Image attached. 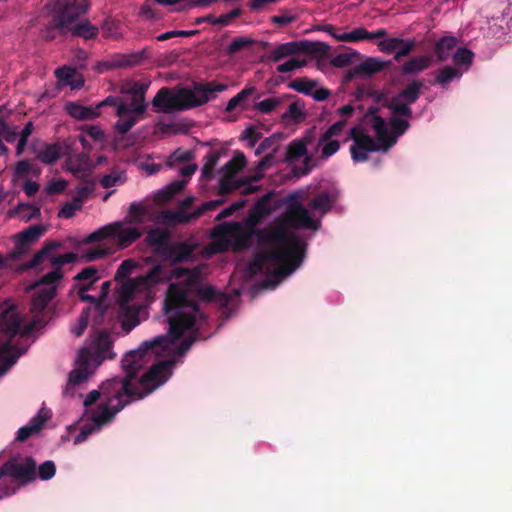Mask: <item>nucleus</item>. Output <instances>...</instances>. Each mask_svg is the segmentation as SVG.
<instances>
[{
    "label": "nucleus",
    "mask_w": 512,
    "mask_h": 512,
    "mask_svg": "<svg viewBox=\"0 0 512 512\" xmlns=\"http://www.w3.org/2000/svg\"><path fill=\"white\" fill-rule=\"evenodd\" d=\"M460 72L452 66H445L442 68L435 77V84L445 87L450 84L455 78L460 77Z\"/></svg>",
    "instance_id": "obj_49"
},
{
    "label": "nucleus",
    "mask_w": 512,
    "mask_h": 512,
    "mask_svg": "<svg viewBox=\"0 0 512 512\" xmlns=\"http://www.w3.org/2000/svg\"><path fill=\"white\" fill-rule=\"evenodd\" d=\"M253 40L247 37H236L226 48V54L231 56L253 44Z\"/></svg>",
    "instance_id": "obj_58"
},
{
    "label": "nucleus",
    "mask_w": 512,
    "mask_h": 512,
    "mask_svg": "<svg viewBox=\"0 0 512 512\" xmlns=\"http://www.w3.org/2000/svg\"><path fill=\"white\" fill-rule=\"evenodd\" d=\"M35 153L37 159H39L42 163L51 165L55 163L58 159H60L62 155V147L59 143H44L42 149H35Z\"/></svg>",
    "instance_id": "obj_32"
},
{
    "label": "nucleus",
    "mask_w": 512,
    "mask_h": 512,
    "mask_svg": "<svg viewBox=\"0 0 512 512\" xmlns=\"http://www.w3.org/2000/svg\"><path fill=\"white\" fill-rule=\"evenodd\" d=\"M164 269L162 265H154L145 275L136 278L134 282L126 283L121 288L120 301L128 303L134 297L136 290L140 288H151L162 282Z\"/></svg>",
    "instance_id": "obj_12"
},
{
    "label": "nucleus",
    "mask_w": 512,
    "mask_h": 512,
    "mask_svg": "<svg viewBox=\"0 0 512 512\" xmlns=\"http://www.w3.org/2000/svg\"><path fill=\"white\" fill-rule=\"evenodd\" d=\"M350 138L353 140L355 148H360L362 150L376 152L380 150L378 144L374 141V139L363 133V131L359 127H353L350 130Z\"/></svg>",
    "instance_id": "obj_28"
},
{
    "label": "nucleus",
    "mask_w": 512,
    "mask_h": 512,
    "mask_svg": "<svg viewBox=\"0 0 512 512\" xmlns=\"http://www.w3.org/2000/svg\"><path fill=\"white\" fill-rule=\"evenodd\" d=\"M169 278L183 279L169 285L164 300L167 322L174 337H179L186 330L192 329L196 317H202L194 296L207 302L217 301L221 305L229 303L228 295L219 293L210 285L203 284L200 267L192 269L177 267L171 271Z\"/></svg>",
    "instance_id": "obj_2"
},
{
    "label": "nucleus",
    "mask_w": 512,
    "mask_h": 512,
    "mask_svg": "<svg viewBox=\"0 0 512 512\" xmlns=\"http://www.w3.org/2000/svg\"><path fill=\"white\" fill-rule=\"evenodd\" d=\"M372 127L376 133L380 150L388 151L396 144L397 139L393 136L392 132H389L387 123L383 117L375 116L372 120Z\"/></svg>",
    "instance_id": "obj_21"
},
{
    "label": "nucleus",
    "mask_w": 512,
    "mask_h": 512,
    "mask_svg": "<svg viewBox=\"0 0 512 512\" xmlns=\"http://www.w3.org/2000/svg\"><path fill=\"white\" fill-rule=\"evenodd\" d=\"M299 53V41H291L279 44L271 50L267 56L272 62H279L282 59Z\"/></svg>",
    "instance_id": "obj_31"
},
{
    "label": "nucleus",
    "mask_w": 512,
    "mask_h": 512,
    "mask_svg": "<svg viewBox=\"0 0 512 512\" xmlns=\"http://www.w3.org/2000/svg\"><path fill=\"white\" fill-rule=\"evenodd\" d=\"M473 56L474 54L471 50L461 47L454 53L453 60L457 65H466L472 62Z\"/></svg>",
    "instance_id": "obj_64"
},
{
    "label": "nucleus",
    "mask_w": 512,
    "mask_h": 512,
    "mask_svg": "<svg viewBox=\"0 0 512 512\" xmlns=\"http://www.w3.org/2000/svg\"><path fill=\"white\" fill-rule=\"evenodd\" d=\"M45 232L46 228L44 225L36 224L29 226L27 229L19 233L17 238L30 246V244L37 241Z\"/></svg>",
    "instance_id": "obj_46"
},
{
    "label": "nucleus",
    "mask_w": 512,
    "mask_h": 512,
    "mask_svg": "<svg viewBox=\"0 0 512 512\" xmlns=\"http://www.w3.org/2000/svg\"><path fill=\"white\" fill-rule=\"evenodd\" d=\"M56 286L39 288L31 298L30 311L34 314L42 313L49 302L56 296Z\"/></svg>",
    "instance_id": "obj_23"
},
{
    "label": "nucleus",
    "mask_w": 512,
    "mask_h": 512,
    "mask_svg": "<svg viewBox=\"0 0 512 512\" xmlns=\"http://www.w3.org/2000/svg\"><path fill=\"white\" fill-rule=\"evenodd\" d=\"M416 48V41L415 39H403L402 43L399 44L395 54H394V61L400 62L402 58L410 55Z\"/></svg>",
    "instance_id": "obj_53"
},
{
    "label": "nucleus",
    "mask_w": 512,
    "mask_h": 512,
    "mask_svg": "<svg viewBox=\"0 0 512 512\" xmlns=\"http://www.w3.org/2000/svg\"><path fill=\"white\" fill-rule=\"evenodd\" d=\"M78 297L83 302H89L92 306L91 312L94 313L95 322L100 323L101 319L104 317L106 312V306L103 304L101 300L96 299L94 296L89 295L87 292H79L77 291Z\"/></svg>",
    "instance_id": "obj_42"
},
{
    "label": "nucleus",
    "mask_w": 512,
    "mask_h": 512,
    "mask_svg": "<svg viewBox=\"0 0 512 512\" xmlns=\"http://www.w3.org/2000/svg\"><path fill=\"white\" fill-rule=\"evenodd\" d=\"M339 197L337 189L323 190L317 193L308 203L310 209L318 211L321 215L327 214L335 205Z\"/></svg>",
    "instance_id": "obj_18"
},
{
    "label": "nucleus",
    "mask_w": 512,
    "mask_h": 512,
    "mask_svg": "<svg viewBox=\"0 0 512 512\" xmlns=\"http://www.w3.org/2000/svg\"><path fill=\"white\" fill-rule=\"evenodd\" d=\"M456 46V38L453 36H444L435 44V54L439 62H444L450 56L451 50Z\"/></svg>",
    "instance_id": "obj_35"
},
{
    "label": "nucleus",
    "mask_w": 512,
    "mask_h": 512,
    "mask_svg": "<svg viewBox=\"0 0 512 512\" xmlns=\"http://www.w3.org/2000/svg\"><path fill=\"white\" fill-rule=\"evenodd\" d=\"M246 163L245 155L240 151H236L233 157L221 168V172L234 177L245 167Z\"/></svg>",
    "instance_id": "obj_40"
},
{
    "label": "nucleus",
    "mask_w": 512,
    "mask_h": 512,
    "mask_svg": "<svg viewBox=\"0 0 512 512\" xmlns=\"http://www.w3.org/2000/svg\"><path fill=\"white\" fill-rule=\"evenodd\" d=\"M95 189V182L93 180H85L82 185L77 188L76 195L74 196L75 202L81 205L87 200Z\"/></svg>",
    "instance_id": "obj_54"
},
{
    "label": "nucleus",
    "mask_w": 512,
    "mask_h": 512,
    "mask_svg": "<svg viewBox=\"0 0 512 512\" xmlns=\"http://www.w3.org/2000/svg\"><path fill=\"white\" fill-rule=\"evenodd\" d=\"M146 214L147 209L144 205L132 202L129 206L128 215L124 219L125 223L129 225H140L144 222Z\"/></svg>",
    "instance_id": "obj_43"
},
{
    "label": "nucleus",
    "mask_w": 512,
    "mask_h": 512,
    "mask_svg": "<svg viewBox=\"0 0 512 512\" xmlns=\"http://www.w3.org/2000/svg\"><path fill=\"white\" fill-rule=\"evenodd\" d=\"M431 64V55L414 56L400 67V72L403 75H415L428 69Z\"/></svg>",
    "instance_id": "obj_24"
},
{
    "label": "nucleus",
    "mask_w": 512,
    "mask_h": 512,
    "mask_svg": "<svg viewBox=\"0 0 512 512\" xmlns=\"http://www.w3.org/2000/svg\"><path fill=\"white\" fill-rule=\"evenodd\" d=\"M113 341L106 330H93L88 343L81 348L79 355L88 360L94 367H99L105 360L114 359L116 354L112 350Z\"/></svg>",
    "instance_id": "obj_9"
},
{
    "label": "nucleus",
    "mask_w": 512,
    "mask_h": 512,
    "mask_svg": "<svg viewBox=\"0 0 512 512\" xmlns=\"http://www.w3.org/2000/svg\"><path fill=\"white\" fill-rule=\"evenodd\" d=\"M51 417L48 409L41 408L38 413L31 418L29 423L21 427L17 432L16 440L20 442L26 441L30 436L39 432L45 422Z\"/></svg>",
    "instance_id": "obj_20"
},
{
    "label": "nucleus",
    "mask_w": 512,
    "mask_h": 512,
    "mask_svg": "<svg viewBox=\"0 0 512 512\" xmlns=\"http://www.w3.org/2000/svg\"><path fill=\"white\" fill-rule=\"evenodd\" d=\"M213 236L233 242L235 251L251 247L256 237L260 246L269 248L257 253L249 264L252 273H264L262 286L274 288L285 277L293 273L303 262L305 243L298 235L284 227L258 229L247 221V227L239 223H222L214 228Z\"/></svg>",
    "instance_id": "obj_1"
},
{
    "label": "nucleus",
    "mask_w": 512,
    "mask_h": 512,
    "mask_svg": "<svg viewBox=\"0 0 512 512\" xmlns=\"http://www.w3.org/2000/svg\"><path fill=\"white\" fill-rule=\"evenodd\" d=\"M99 33L98 27L92 25L88 20H83L78 23L76 21L71 24L69 34L73 37H81L85 40L94 39Z\"/></svg>",
    "instance_id": "obj_33"
},
{
    "label": "nucleus",
    "mask_w": 512,
    "mask_h": 512,
    "mask_svg": "<svg viewBox=\"0 0 512 512\" xmlns=\"http://www.w3.org/2000/svg\"><path fill=\"white\" fill-rule=\"evenodd\" d=\"M67 113L77 120H92L100 115L97 108L83 106L76 102H69L66 104Z\"/></svg>",
    "instance_id": "obj_30"
},
{
    "label": "nucleus",
    "mask_w": 512,
    "mask_h": 512,
    "mask_svg": "<svg viewBox=\"0 0 512 512\" xmlns=\"http://www.w3.org/2000/svg\"><path fill=\"white\" fill-rule=\"evenodd\" d=\"M36 461L32 457H26L19 461L11 457L0 467V498L11 496L16 493L18 486L15 484H26L36 478Z\"/></svg>",
    "instance_id": "obj_8"
},
{
    "label": "nucleus",
    "mask_w": 512,
    "mask_h": 512,
    "mask_svg": "<svg viewBox=\"0 0 512 512\" xmlns=\"http://www.w3.org/2000/svg\"><path fill=\"white\" fill-rule=\"evenodd\" d=\"M322 30L330 34L334 39L338 41L358 42L362 40H368V30L363 27L355 28L351 32L341 33V35H336L335 28L330 24H326Z\"/></svg>",
    "instance_id": "obj_27"
},
{
    "label": "nucleus",
    "mask_w": 512,
    "mask_h": 512,
    "mask_svg": "<svg viewBox=\"0 0 512 512\" xmlns=\"http://www.w3.org/2000/svg\"><path fill=\"white\" fill-rule=\"evenodd\" d=\"M75 281H92L97 282L99 280L98 270L93 266L85 267L78 274L74 276Z\"/></svg>",
    "instance_id": "obj_63"
},
{
    "label": "nucleus",
    "mask_w": 512,
    "mask_h": 512,
    "mask_svg": "<svg viewBox=\"0 0 512 512\" xmlns=\"http://www.w3.org/2000/svg\"><path fill=\"white\" fill-rule=\"evenodd\" d=\"M112 250L109 247H105L103 245H99L94 248L86 249L81 254V259L86 262H93L106 256L110 255Z\"/></svg>",
    "instance_id": "obj_48"
},
{
    "label": "nucleus",
    "mask_w": 512,
    "mask_h": 512,
    "mask_svg": "<svg viewBox=\"0 0 512 512\" xmlns=\"http://www.w3.org/2000/svg\"><path fill=\"white\" fill-rule=\"evenodd\" d=\"M346 124L347 121L345 119H341L335 122L321 135L318 145L320 146L323 142L328 141L333 137L339 136L345 128Z\"/></svg>",
    "instance_id": "obj_55"
},
{
    "label": "nucleus",
    "mask_w": 512,
    "mask_h": 512,
    "mask_svg": "<svg viewBox=\"0 0 512 512\" xmlns=\"http://www.w3.org/2000/svg\"><path fill=\"white\" fill-rule=\"evenodd\" d=\"M119 226L118 224H107L96 231L89 234L83 241L84 244H91L96 242H101L105 239H112V234L115 232V228Z\"/></svg>",
    "instance_id": "obj_44"
},
{
    "label": "nucleus",
    "mask_w": 512,
    "mask_h": 512,
    "mask_svg": "<svg viewBox=\"0 0 512 512\" xmlns=\"http://www.w3.org/2000/svg\"><path fill=\"white\" fill-rule=\"evenodd\" d=\"M291 98H294V95L285 94L282 96H273L257 102L254 107L263 114H269L283 104L286 99Z\"/></svg>",
    "instance_id": "obj_36"
},
{
    "label": "nucleus",
    "mask_w": 512,
    "mask_h": 512,
    "mask_svg": "<svg viewBox=\"0 0 512 512\" xmlns=\"http://www.w3.org/2000/svg\"><path fill=\"white\" fill-rule=\"evenodd\" d=\"M195 248L194 244L187 241L170 242L161 258L169 262L171 266H175L190 261Z\"/></svg>",
    "instance_id": "obj_15"
},
{
    "label": "nucleus",
    "mask_w": 512,
    "mask_h": 512,
    "mask_svg": "<svg viewBox=\"0 0 512 512\" xmlns=\"http://www.w3.org/2000/svg\"><path fill=\"white\" fill-rule=\"evenodd\" d=\"M39 169H36L33 164H31L28 160L24 159L19 162H17L14 174L16 177H26L28 174H39Z\"/></svg>",
    "instance_id": "obj_60"
},
{
    "label": "nucleus",
    "mask_w": 512,
    "mask_h": 512,
    "mask_svg": "<svg viewBox=\"0 0 512 512\" xmlns=\"http://www.w3.org/2000/svg\"><path fill=\"white\" fill-rule=\"evenodd\" d=\"M90 313H91L90 307H86L85 309H83L81 314L79 315L76 323L71 326V332L75 336L80 337L86 330V328L88 326Z\"/></svg>",
    "instance_id": "obj_52"
},
{
    "label": "nucleus",
    "mask_w": 512,
    "mask_h": 512,
    "mask_svg": "<svg viewBox=\"0 0 512 512\" xmlns=\"http://www.w3.org/2000/svg\"><path fill=\"white\" fill-rule=\"evenodd\" d=\"M273 193L269 192L260 197L257 202L254 204L253 208L250 210L248 216V222L251 224H258V222L265 216L271 213V207L269 206L270 201L272 200Z\"/></svg>",
    "instance_id": "obj_25"
},
{
    "label": "nucleus",
    "mask_w": 512,
    "mask_h": 512,
    "mask_svg": "<svg viewBox=\"0 0 512 512\" xmlns=\"http://www.w3.org/2000/svg\"><path fill=\"white\" fill-rule=\"evenodd\" d=\"M228 86L216 81L192 82L190 87L178 88L175 93L169 87L158 90L152 100L153 110L157 113L186 111L207 104L216 99L217 93L226 91Z\"/></svg>",
    "instance_id": "obj_4"
},
{
    "label": "nucleus",
    "mask_w": 512,
    "mask_h": 512,
    "mask_svg": "<svg viewBox=\"0 0 512 512\" xmlns=\"http://www.w3.org/2000/svg\"><path fill=\"white\" fill-rule=\"evenodd\" d=\"M402 43V38L398 37H387L377 42L379 51L384 54H391L396 52L399 44Z\"/></svg>",
    "instance_id": "obj_57"
},
{
    "label": "nucleus",
    "mask_w": 512,
    "mask_h": 512,
    "mask_svg": "<svg viewBox=\"0 0 512 512\" xmlns=\"http://www.w3.org/2000/svg\"><path fill=\"white\" fill-rule=\"evenodd\" d=\"M423 86L422 80L414 79L393 95L390 101L384 103V107L392 114L390 126L396 139L409 129L410 123L407 119L413 115L411 105L420 98Z\"/></svg>",
    "instance_id": "obj_6"
},
{
    "label": "nucleus",
    "mask_w": 512,
    "mask_h": 512,
    "mask_svg": "<svg viewBox=\"0 0 512 512\" xmlns=\"http://www.w3.org/2000/svg\"><path fill=\"white\" fill-rule=\"evenodd\" d=\"M304 109V102L297 99L288 106V109L282 114L281 118L283 121L298 123L305 118Z\"/></svg>",
    "instance_id": "obj_39"
},
{
    "label": "nucleus",
    "mask_w": 512,
    "mask_h": 512,
    "mask_svg": "<svg viewBox=\"0 0 512 512\" xmlns=\"http://www.w3.org/2000/svg\"><path fill=\"white\" fill-rule=\"evenodd\" d=\"M317 82L314 80H309L307 78H297L292 80L288 86L289 88L302 93L304 95H310L312 90L316 87Z\"/></svg>",
    "instance_id": "obj_50"
},
{
    "label": "nucleus",
    "mask_w": 512,
    "mask_h": 512,
    "mask_svg": "<svg viewBox=\"0 0 512 512\" xmlns=\"http://www.w3.org/2000/svg\"><path fill=\"white\" fill-rule=\"evenodd\" d=\"M172 345V339L166 336H157L153 340L144 341L137 350L127 352L121 361L126 376L114 377L104 382L101 386L102 394L106 395L107 400L111 398L119 400L123 395L141 399L155 391L172 376L175 359L161 360L154 363L140 377L139 387L134 386L132 382L137 377L139 370L142 369L149 352L155 354L157 346H162L165 350L171 348Z\"/></svg>",
    "instance_id": "obj_3"
},
{
    "label": "nucleus",
    "mask_w": 512,
    "mask_h": 512,
    "mask_svg": "<svg viewBox=\"0 0 512 512\" xmlns=\"http://www.w3.org/2000/svg\"><path fill=\"white\" fill-rule=\"evenodd\" d=\"M329 45L319 41L302 40L299 41V53L309 55L324 56L329 51Z\"/></svg>",
    "instance_id": "obj_41"
},
{
    "label": "nucleus",
    "mask_w": 512,
    "mask_h": 512,
    "mask_svg": "<svg viewBox=\"0 0 512 512\" xmlns=\"http://www.w3.org/2000/svg\"><path fill=\"white\" fill-rule=\"evenodd\" d=\"M314 129L307 131V134L300 140H293L287 147L285 160L289 163L299 160L305 156L303 165L295 168L294 172L297 176H304L311 172L314 167L312 157L307 156V145L312 142Z\"/></svg>",
    "instance_id": "obj_11"
},
{
    "label": "nucleus",
    "mask_w": 512,
    "mask_h": 512,
    "mask_svg": "<svg viewBox=\"0 0 512 512\" xmlns=\"http://www.w3.org/2000/svg\"><path fill=\"white\" fill-rule=\"evenodd\" d=\"M194 211L192 213H187L185 210L178 208L176 211H166L163 214V217L166 221L171 224H188L192 220L198 218V216H193Z\"/></svg>",
    "instance_id": "obj_45"
},
{
    "label": "nucleus",
    "mask_w": 512,
    "mask_h": 512,
    "mask_svg": "<svg viewBox=\"0 0 512 512\" xmlns=\"http://www.w3.org/2000/svg\"><path fill=\"white\" fill-rule=\"evenodd\" d=\"M88 160V155L84 153L72 155L66 159L65 166L74 176L82 177L87 171Z\"/></svg>",
    "instance_id": "obj_34"
},
{
    "label": "nucleus",
    "mask_w": 512,
    "mask_h": 512,
    "mask_svg": "<svg viewBox=\"0 0 512 512\" xmlns=\"http://www.w3.org/2000/svg\"><path fill=\"white\" fill-rule=\"evenodd\" d=\"M220 159V153L216 150H210L204 156V164L201 171V179L210 181L214 176V169Z\"/></svg>",
    "instance_id": "obj_38"
},
{
    "label": "nucleus",
    "mask_w": 512,
    "mask_h": 512,
    "mask_svg": "<svg viewBox=\"0 0 512 512\" xmlns=\"http://www.w3.org/2000/svg\"><path fill=\"white\" fill-rule=\"evenodd\" d=\"M126 181V177L124 172L113 170L110 174L104 175L101 180L100 184L103 188L108 189L110 187H113L118 184H122Z\"/></svg>",
    "instance_id": "obj_51"
},
{
    "label": "nucleus",
    "mask_w": 512,
    "mask_h": 512,
    "mask_svg": "<svg viewBox=\"0 0 512 512\" xmlns=\"http://www.w3.org/2000/svg\"><path fill=\"white\" fill-rule=\"evenodd\" d=\"M363 58L364 56L361 53L349 48L346 52L334 56L330 63L333 67L344 68Z\"/></svg>",
    "instance_id": "obj_37"
},
{
    "label": "nucleus",
    "mask_w": 512,
    "mask_h": 512,
    "mask_svg": "<svg viewBox=\"0 0 512 512\" xmlns=\"http://www.w3.org/2000/svg\"><path fill=\"white\" fill-rule=\"evenodd\" d=\"M130 401L119 399L115 406L101 405L99 411L92 415V422L84 424L78 435L74 438L75 444L84 442L94 431L109 423Z\"/></svg>",
    "instance_id": "obj_10"
},
{
    "label": "nucleus",
    "mask_w": 512,
    "mask_h": 512,
    "mask_svg": "<svg viewBox=\"0 0 512 512\" xmlns=\"http://www.w3.org/2000/svg\"><path fill=\"white\" fill-rule=\"evenodd\" d=\"M75 75H76V71H75V69H73L71 67L64 66V67L57 68L55 70V76L57 77V79L60 82H63L64 84H67V85H71L73 87H79L80 85H82L83 82H81L80 84H74L72 82V79L74 78Z\"/></svg>",
    "instance_id": "obj_56"
},
{
    "label": "nucleus",
    "mask_w": 512,
    "mask_h": 512,
    "mask_svg": "<svg viewBox=\"0 0 512 512\" xmlns=\"http://www.w3.org/2000/svg\"><path fill=\"white\" fill-rule=\"evenodd\" d=\"M98 367H94L92 363H90L88 360L82 358L78 354L77 358V368L73 369L68 376V382L66 389L64 391L65 394H69L70 391L77 385H80L84 383L89 376L94 374L95 370Z\"/></svg>",
    "instance_id": "obj_16"
},
{
    "label": "nucleus",
    "mask_w": 512,
    "mask_h": 512,
    "mask_svg": "<svg viewBox=\"0 0 512 512\" xmlns=\"http://www.w3.org/2000/svg\"><path fill=\"white\" fill-rule=\"evenodd\" d=\"M112 224H118L115 228L114 234H112V239L117 240V244L120 248H127L133 243H135L138 239L141 238L143 232L141 229L137 227H127L125 226V220L123 222L116 221Z\"/></svg>",
    "instance_id": "obj_19"
},
{
    "label": "nucleus",
    "mask_w": 512,
    "mask_h": 512,
    "mask_svg": "<svg viewBox=\"0 0 512 512\" xmlns=\"http://www.w3.org/2000/svg\"><path fill=\"white\" fill-rule=\"evenodd\" d=\"M22 330V321L18 313L12 309L0 315V376L4 375L16 362L23 350H17L11 340Z\"/></svg>",
    "instance_id": "obj_7"
},
{
    "label": "nucleus",
    "mask_w": 512,
    "mask_h": 512,
    "mask_svg": "<svg viewBox=\"0 0 512 512\" xmlns=\"http://www.w3.org/2000/svg\"><path fill=\"white\" fill-rule=\"evenodd\" d=\"M87 0H56L50 21L41 29L40 36L45 41H53L69 34L71 24L88 12Z\"/></svg>",
    "instance_id": "obj_5"
},
{
    "label": "nucleus",
    "mask_w": 512,
    "mask_h": 512,
    "mask_svg": "<svg viewBox=\"0 0 512 512\" xmlns=\"http://www.w3.org/2000/svg\"><path fill=\"white\" fill-rule=\"evenodd\" d=\"M56 473L55 463L47 460L38 467V476L41 480H50Z\"/></svg>",
    "instance_id": "obj_62"
},
{
    "label": "nucleus",
    "mask_w": 512,
    "mask_h": 512,
    "mask_svg": "<svg viewBox=\"0 0 512 512\" xmlns=\"http://www.w3.org/2000/svg\"><path fill=\"white\" fill-rule=\"evenodd\" d=\"M183 335V333L179 336V337H174V335L171 333V331L169 330L168 331V335H165L166 337L172 339L173 341V345L171 346V348L169 349H165L162 347V346H157V348L155 349V354L156 355H161L162 353H171V352H174L175 355L177 356H183L186 354L187 351L190 350V348L192 347L193 343L195 342L196 338L194 336H190L188 338H185L181 343L180 345L178 346H175V341L177 339H179L181 336Z\"/></svg>",
    "instance_id": "obj_29"
},
{
    "label": "nucleus",
    "mask_w": 512,
    "mask_h": 512,
    "mask_svg": "<svg viewBox=\"0 0 512 512\" xmlns=\"http://www.w3.org/2000/svg\"><path fill=\"white\" fill-rule=\"evenodd\" d=\"M51 265L55 268H61L62 265L73 263L77 260V254L68 252L59 256H49Z\"/></svg>",
    "instance_id": "obj_61"
},
{
    "label": "nucleus",
    "mask_w": 512,
    "mask_h": 512,
    "mask_svg": "<svg viewBox=\"0 0 512 512\" xmlns=\"http://www.w3.org/2000/svg\"><path fill=\"white\" fill-rule=\"evenodd\" d=\"M171 242V232L166 228H151L147 231L145 243L151 247L155 255L161 257Z\"/></svg>",
    "instance_id": "obj_17"
},
{
    "label": "nucleus",
    "mask_w": 512,
    "mask_h": 512,
    "mask_svg": "<svg viewBox=\"0 0 512 512\" xmlns=\"http://www.w3.org/2000/svg\"><path fill=\"white\" fill-rule=\"evenodd\" d=\"M247 182L248 181L246 180H234L233 176L223 174L219 179L218 194L220 196H225L241 187H244L242 193L245 195L256 192L257 187L251 184L246 185Z\"/></svg>",
    "instance_id": "obj_22"
},
{
    "label": "nucleus",
    "mask_w": 512,
    "mask_h": 512,
    "mask_svg": "<svg viewBox=\"0 0 512 512\" xmlns=\"http://www.w3.org/2000/svg\"><path fill=\"white\" fill-rule=\"evenodd\" d=\"M391 65V60H382L378 57H366L360 64L346 72L344 82L348 83L355 78H370L383 70L389 69Z\"/></svg>",
    "instance_id": "obj_13"
},
{
    "label": "nucleus",
    "mask_w": 512,
    "mask_h": 512,
    "mask_svg": "<svg viewBox=\"0 0 512 512\" xmlns=\"http://www.w3.org/2000/svg\"><path fill=\"white\" fill-rule=\"evenodd\" d=\"M150 86V81H128L122 88L123 93L132 95V97H138V99L145 98V94Z\"/></svg>",
    "instance_id": "obj_47"
},
{
    "label": "nucleus",
    "mask_w": 512,
    "mask_h": 512,
    "mask_svg": "<svg viewBox=\"0 0 512 512\" xmlns=\"http://www.w3.org/2000/svg\"><path fill=\"white\" fill-rule=\"evenodd\" d=\"M58 247H60V243L46 241L44 246L34 254L30 261L21 265L20 270L27 271L38 268L45 259L49 258L50 253Z\"/></svg>",
    "instance_id": "obj_26"
},
{
    "label": "nucleus",
    "mask_w": 512,
    "mask_h": 512,
    "mask_svg": "<svg viewBox=\"0 0 512 512\" xmlns=\"http://www.w3.org/2000/svg\"><path fill=\"white\" fill-rule=\"evenodd\" d=\"M140 118L135 115H129L119 118L115 123V129L119 134H126L138 122Z\"/></svg>",
    "instance_id": "obj_59"
},
{
    "label": "nucleus",
    "mask_w": 512,
    "mask_h": 512,
    "mask_svg": "<svg viewBox=\"0 0 512 512\" xmlns=\"http://www.w3.org/2000/svg\"><path fill=\"white\" fill-rule=\"evenodd\" d=\"M284 221L287 226L294 229L318 230L321 226L320 221L314 220L301 203H294L288 207Z\"/></svg>",
    "instance_id": "obj_14"
}]
</instances>
